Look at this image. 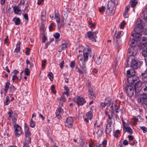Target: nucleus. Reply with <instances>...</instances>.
Returning a JSON list of instances; mask_svg holds the SVG:
<instances>
[{
  "instance_id": "obj_1",
  "label": "nucleus",
  "mask_w": 147,
  "mask_h": 147,
  "mask_svg": "<svg viewBox=\"0 0 147 147\" xmlns=\"http://www.w3.org/2000/svg\"><path fill=\"white\" fill-rule=\"evenodd\" d=\"M144 24L143 21L140 18H138L136 22L134 30L131 33V35L138 40L141 39L140 33L141 30L144 28Z\"/></svg>"
},
{
  "instance_id": "obj_2",
  "label": "nucleus",
  "mask_w": 147,
  "mask_h": 147,
  "mask_svg": "<svg viewBox=\"0 0 147 147\" xmlns=\"http://www.w3.org/2000/svg\"><path fill=\"white\" fill-rule=\"evenodd\" d=\"M129 47L128 48V52L130 56H134L138 53L137 42L134 38H130L129 41Z\"/></svg>"
},
{
  "instance_id": "obj_3",
  "label": "nucleus",
  "mask_w": 147,
  "mask_h": 147,
  "mask_svg": "<svg viewBox=\"0 0 147 147\" xmlns=\"http://www.w3.org/2000/svg\"><path fill=\"white\" fill-rule=\"evenodd\" d=\"M129 61L130 62V67L134 69H137L140 66L141 64L140 61L134 58H134L132 56L128 57L127 60V62L128 65Z\"/></svg>"
},
{
  "instance_id": "obj_4",
  "label": "nucleus",
  "mask_w": 147,
  "mask_h": 147,
  "mask_svg": "<svg viewBox=\"0 0 147 147\" xmlns=\"http://www.w3.org/2000/svg\"><path fill=\"white\" fill-rule=\"evenodd\" d=\"M107 5V10L106 14L108 16L113 15L115 12L116 5L113 1H110L109 2Z\"/></svg>"
},
{
  "instance_id": "obj_5",
  "label": "nucleus",
  "mask_w": 147,
  "mask_h": 147,
  "mask_svg": "<svg viewBox=\"0 0 147 147\" xmlns=\"http://www.w3.org/2000/svg\"><path fill=\"white\" fill-rule=\"evenodd\" d=\"M138 103L141 104V105L145 109H147V95L145 93L141 94L138 100Z\"/></svg>"
},
{
  "instance_id": "obj_6",
  "label": "nucleus",
  "mask_w": 147,
  "mask_h": 147,
  "mask_svg": "<svg viewBox=\"0 0 147 147\" xmlns=\"http://www.w3.org/2000/svg\"><path fill=\"white\" fill-rule=\"evenodd\" d=\"M127 75L128 77L127 78V81L129 83L131 84H134L135 80L134 79V76H135V71L134 69L128 70L127 71Z\"/></svg>"
},
{
  "instance_id": "obj_7",
  "label": "nucleus",
  "mask_w": 147,
  "mask_h": 147,
  "mask_svg": "<svg viewBox=\"0 0 147 147\" xmlns=\"http://www.w3.org/2000/svg\"><path fill=\"white\" fill-rule=\"evenodd\" d=\"M123 90L129 97H131L134 95V89L132 86L127 85L124 88Z\"/></svg>"
},
{
  "instance_id": "obj_8",
  "label": "nucleus",
  "mask_w": 147,
  "mask_h": 147,
  "mask_svg": "<svg viewBox=\"0 0 147 147\" xmlns=\"http://www.w3.org/2000/svg\"><path fill=\"white\" fill-rule=\"evenodd\" d=\"M144 84L141 81H137L134 85L135 93H138L142 90L144 85Z\"/></svg>"
},
{
  "instance_id": "obj_9",
  "label": "nucleus",
  "mask_w": 147,
  "mask_h": 147,
  "mask_svg": "<svg viewBox=\"0 0 147 147\" xmlns=\"http://www.w3.org/2000/svg\"><path fill=\"white\" fill-rule=\"evenodd\" d=\"M74 100L79 106H82L86 102V101L84 98L80 96L74 97Z\"/></svg>"
},
{
  "instance_id": "obj_10",
  "label": "nucleus",
  "mask_w": 147,
  "mask_h": 147,
  "mask_svg": "<svg viewBox=\"0 0 147 147\" xmlns=\"http://www.w3.org/2000/svg\"><path fill=\"white\" fill-rule=\"evenodd\" d=\"M79 59L80 57V60L79 63H80V67L84 71V72L85 73H87V69L86 66L85 62L86 61H84V59H83V57L82 55L81 56L79 55L78 56Z\"/></svg>"
},
{
  "instance_id": "obj_11",
  "label": "nucleus",
  "mask_w": 147,
  "mask_h": 147,
  "mask_svg": "<svg viewBox=\"0 0 147 147\" xmlns=\"http://www.w3.org/2000/svg\"><path fill=\"white\" fill-rule=\"evenodd\" d=\"M14 127L15 135L18 137H19L22 134L21 127L18 124H16L14 125Z\"/></svg>"
},
{
  "instance_id": "obj_12",
  "label": "nucleus",
  "mask_w": 147,
  "mask_h": 147,
  "mask_svg": "<svg viewBox=\"0 0 147 147\" xmlns=\"http://www.w3.org/2000/svg\"><path fill=\"white\" fill-rule=\"evenodd\" d=\"M73 123V120L71 117H69L67 118L65 125L69 128L72 127Z\"/></svg>"
},
{
  "instance_id": "obj_13",
  "label": "nucleus",
  "mask_w": 147,
  "mask_h": 147,
  "mask_svg": "<svg viewBox=\"0 0 147 147\" xmlns=\"http://www.w3.org/2000/svg\"><path fill=\"white\" fill-rule=\"evenodd\" d=\"M68 43L64 40L62 41V44L58 48V51L61 52L63 50H65L68 46Z\"/></svg>"
},
{
  "instance_id": "obj_14",
  "label": "nucleus",
  "mask_w": 147,
  "mask_h": 147,
  "mask_svg": "<svg viewBox=\"0 0 147 147\" xmlns=\"http://www.w3.org/2000/svg\"><path fill=\"white\" fill-rule=\"evenodd\" d=\"M55 18L58 24V27L60 28L64 25V20H63L60 22V19L59 13H57L55 14Z\"/></svg>"
},
{
  "instance_id": "obj_15",
  "label": "nucleus",
  "mask_w": 147,
  "mask_h": 147,
  "mask_svg": "<svg viewBox=\"0 0 147 147\" xmlns=\"http://www.w3.org/2000/svg\"><path fill=\"white\" fill-rule=\"evenodd\" d=\"M63 112V109L61 108V107H59L56 112V116L59 119L61 118V115Z\"/></svg>"
},
{
  "instance_id": "obj_16",
  "label": "nucleus",
  "mask_w": 147,
  "mask_h": 147,
  "mask_svg": "<svg viewBox=\"0 0 147 147\" xmlns=\"http://www.w3.org/2000/svg\"><path fill=\"white\" fill-rule=\"evenodd\" d=\"M70 12L69 10L68 9H65L62 12V16L63 20H66L67 17L68 13Z\"/></svg>"
},
{
  "instance_id": "obj_17",
  "label": "nucleus",
  "mask_w": 147,
  "mask_h": 147,
  "mask_svg": "<svg viewBox=\"0 0 147 147\" xmlns=\"http://www.w3.org/2000/svg\"><path fill=\"white\" fill-rule=\"evenodd\" d=\"M123 128L124 133L127 132L129 134H132V130L130 127H126L125 125H123Z\"/></svg>"
},
{
  "instance_id": "obj_18",
  "label": "nucleus",
  "mask_w": 147,
  "mask_h": 147,
  "mask_svg": "<svg viewBox=\"0 0 147 147\" xmlns=\"http://www.w3.org/2000/svg\"><path fill=\"white\" fill-rule=\"evenodd\" d=\"M111 104V102L109 98H107L105 99L104 103H102V106L105 107V106H109Z\"/></svg>"
},
{
  "instance_id": "obj_19",
  "label": "nucleus",
  "mask_w": 147,
  "mask_h": 147,
  "mask_svg": "<svg viewBox=\"0 0 147 147\" xmlns=\"http://www.w3.org/2000/svg\"><path fill=\"white\" fill-rule=\"evenodd\" d=\"M88 92L89 97L92 99H94L96 97L94 93L92 90V89L89 88Z\"/></svg>"
},
{
  "instance_id": "obj_20",
  "label": "nucleus",
  "mask_w": 147,
  "mask_h": 147,
  "mask_svg": "<svg viewBox=\"0 0 147 147\" xmlns=\"http://www.w3.org/2000/svg\"><path fill=\"white\" fill-rule=\"evenodd\" d=\"M13 9L15 13L19 15L21 14V10L18 7L14 6L13 7Z\"/></svg>"
},
{
  "instance_id": "obj_21",
  "label": "nucleus",
  "mask_w": 147,
  "mask_h": 147,
  "mask_svg": "<svg viewBox=\"0 0 147 147\" xmlns=\"http://www.w3.org/2000/svg\"><path fill=\"white\" fill-rule=\"evenodd\" d=\"M142 55L145 57V60L146 64L147 65V49L146 50H143L142 51Z\"/></svg>"
},
{
  "instance_id": "obj_22",
  "label": "nucleus",
  "mask_w": 147,
  "mask_h": 147,
  "mask_svg": "<svg viewBox=\"0 0 147 147\" xmlns=\"http://www.w3.org/2000/svg\"><path fill=\"white\" fill-rule=\"evenodd\" d=\"M27 139L25 141L23 147H27L28 144L31 142V138L29 137H26Z\"/></svg>"
},
{
  "instance_id": "obj_23",
  "label": "nucleus",
  "mask_w": 147,
  "mask_h": 147,
  "mask_svg": "<svg viewBox=\"0 0 147 147\" xmlns=\"http://www.w3.org/2000/svg\"><path fill=\"white\" fill-rule=\"evenodd\" d=\"M13 21L14 22L16 25H18L19 24L20 22V20L19 18H14L13 20Z\"/></svg>"
},
{
  "instance_id": "obj_24",
  "label": "nucleus",
  "mask_w": 147,
  "mask_h": 147,
  "mask_svg": "<svg viewBox=\"0 0 147 147\" xmlns=\"http://www.w3.org/2000/svg\"><path fill=\"white\" fill-rule=\"evenodd\" d=\"M141 48L142 49V51L143 50H146L147 49V43H142L141 45Z\"/></svg>"
},
{
  "instance_id": "obj_25",
  "label": "nucleus",
  "mask_w": 147,
  "mask_h": 147,
  "mask_svg": "<svg viewBox=\"0 0 147 147\" xmlns=\"http://www.w3.org/2000/svg\"><path fill=\"white\" fill-rule=\"evenodd\" d=\"M137 3V2L135 0H131L130 4L131 7H134L136 6Z\"/></svg>"
},
{
  "instance_id": "obj_26",
  "label": "nucleus",
  "mask_w": 147,
  "mask_h": 147,
  "mask_svg": "<svg viewBox=\"0 0 147 147\" xmlns=\"http://www.w3.org/2000/svg\"><path fill=\"white\" fill-rule=\"evenodd\" d=\"M10 85V83L9 82H7L4 88V90L5 91V93H6L7 90L9 88V85Z\"/></svg>"
},
{
  "instance_id": "obj_27",
  "label": "nucleus",
  "mask_w": 147,
  "mask_h": 147,
  "mask_svg": "<svg viewBox=\"0 0 147 147\" xmlns=\"http://www.w3.org/2000/svg\"><path fill=\"white\" fill-rule=\"evenodd\" d=\"M87 34L88 37L89 38H92V37L94 36L93 33L91 31H88L87 32Z\"/></svg>"
},
{
  "instance_id": "obj_28",
  "label": "nucleus",
  "mask_w": 147,
  "mask_h": 147,
  "mask_svg": "<svg viewBox=\"0 0 147 147\" xmlns=\"http://www.w3.org/2000/svg\"><path fill=\"white\" fill-rule=\"evenodd\" d=\"M20 42H19L17 43L16 47L15 50V52L18 53L20 51Z\"/></svg>"
},
{
  "instance_id": "obj_29",
  "label": "nucleus",
  "mask_w": 147,
  "mask_h": 147,
  "mask_svg": "<svg viewBox=\"0 0 147 147\" xmlns=\"http://www.w3.org/2000/svg\"><path fill=\"white\" fill-rule=\"evenodd\" d=\"M123 31H120L117 34V36L116 37V39H118L120 38L123 35Z\"/></svg>"
},
{
  "instance_id": "obj_30",
  "label": "nucleus",
  "mask_w": 147,
  "mask_h": 147,
  "mask_svg": "<svg viewBox=\"0 0 147 147\" xmlns=\"http://www.w3.org/2000/svg\"><path fill=\"white\" fill-rule=\"evenodd\" d=\"M45 11L43 10L42 12L41 16V19L42 20L44 21L45 20Z\"/></svg>"
},
{
  "instance_id": "obj_31",
  "label": "nucleus",
  "mask_w": 147,
  "mask_h": 147,
  "mask_svg": "<svg viewBox=\"0 0 147 147\" xmlns=\"http://www.w3.org/2000/svg\"><path fill=\"white\" fill-rule=\"evenodd\" d=\"M92 115L90 111H89L88 113H87L86 115V117H87V118H89L90 120L92 119Z\"/></svg>"
},
{
  "instance_id": "obj_32",
  "label": "nucleus",
  "mask_w": 147,
  "mask_h": 147,
  "mask_svg": "<svg viewBox=\"0 0 147 147\" xmlns=\"http://www.w3.org/2000/svg\"><path fill=\"white\" fill-rule=\"evenodd\" d=\"M35 122L33 120L32 118L30 120V126L32 127L33 128L35 127Z\"/></svg>"
},
{
  "instance_id": "obj_33",
  "label": "nucleus",
  "mask_w": 147,
  "mask_h": 147,
  "mask_svg": "<svg viewBox=\"0 0 147 147\" xmlns=\"http://www.w3.org/2000/svg\"><path fill=\"white\" fill-rule=\"evenodd\" d=\"M9 98L8 96H7L4 102V104L5 105H8L9 103Z\"/></svg>"
},
{
  "instance_id": "obj_34",
  "label": "nucleus",
  "mask_w": 147,
  "mask_h": 147,
  "mask_svg": "<svg viewBox=\"0 0 147 147\" xmlns=\"http://www.w3.org/2000/svg\"><path fill=\"white\" fill-rule=\"evenodd\" d=\"M15 90L16 89L13 86H11L10 87L9 92L10 93H12L15 91Z\"/></svg>"
},
{
  "instance_id": "obj_35",
  "label": "nucleus",
  "mask_w": 147,
  "mask_h": 147,
  "mask_svg": "<svg viewBox=\"0 0 147 147\" xmlns=\"http://www.w3.org/2000/svg\"><path fill=\"white\" fill-rule=\"evenodd\" d=\"M24 73L25 75L28 76L30 74V71L27 68H26L25 69Z\"/></svg>"
},
{
  "instance_id": "obj_36",
  "label": "nucleus",
  "mask_w": 147,
  "mask_h": 147,
  "mask_svg": "<svg viewBox=\"0 0 147 147\" xmlns=\"http://www.w3.org/2000/svg\"><path fill=\"white\" fill-rule=\"evenodd\" d=\"M141 39L140 40V41L141 40H142V41L143 42H144V41L146 42V41H147V38H146V37H143L142 39V35L141 34ZM134 38V39H135V40H136L137 42V41H139V40H138L136 38Z\"/></svg>"
},
{
  "instance_id": "obj_37",
  "label": "nucleus",
  "mask_w": 147,
  "mask_h": 147,
  "mask_svg": "<svg viewBox=\"0 0 147 147\" xmlns=\"http://www.w3.org/2000/svg\"><path fill=\"white\" fill-rule=\"evenodd\" d=\"M84 57V61H86L88 58V53L87 52L83 53Z\"/></svg>"
},
{
  "instance_id": "obj_38",
  "label": "nucleus",
  "mask_w": 147,
  "mask_h": 147,
  "mask_svg": "<svg viewBox=\"0 0 147 147\" xmlns=\"http://www.w3.org/2000/svg\"><path fill=\"white\" fill-rule=\"evenodd\" d=\"M48 76L49 78L51 81H52L53 80V74L52 73L50 72L48 74Z\"/></svg>"
},
{
  "instance_id": "obj_39",
  "label": "nucleus",
  "mask_w": 147,
  "mask_h": 147,
  "mask_svg": "<svg viewBox=\"0 0 147 147\" xmlns=\"http://www.w3.org/2000/svg\"><path fill=\"white\" fill-rule=\"evenodd\" d=\"M107 143V141L105 140H104L102 143V147H107L106 145Z\"/></svg>"
},
{
  "instance_id": "obj_40",
  "label": "nucleus",
  "mask_w": 147,
  "mask_h": 147,
  "mask_svg": "<svg viewBox=\"0 0 147 147\" xmlns=\"http://www.w3.org/2000/svg\"><path fill=\"white\" fill-rule=\"evenodd\" d=\"M120 107L119 106H116L115 107V112L116 113H118L121 110L119 109Z\"/></svg>"
},
{
  "instance_id": "obj_41",
  "label": "nucleus",
  "mask_w": 147,
  "mask_h": 147,
  "mask_svg": "<svg viewBox=\"0 0 147 147\" xmlns=\"http://www.w3.org/2000/svg\"><path fill=\"white\" fill-rule=\"evenodd\" d=\"M140 129L143 130L144 133H146L147 131V128L144 126H143L140 127Z\"/></svg>"
},
{
  "instance_id": "obj_42",
  "label": "nucleus",
  "mask_w": 147,
  "mask_h": 147,
  "mask_svg": "<svg viewBox=\"0 0 147 147\" xmlns=\"http://www.w3.org/2000/svg\"><path fill=\"white\" fill-rule=\"evenodd\" d=\"M141 76L144 78H146L147 77V69L145 72L141 74Z\"/></svg>"
},
{
  "instance_id": "obj_43",
  "label": "nucleus",
  "mask_w": 147,
  "mask_h": 147,
  "mask_svg": "<svg viewBox=\"0 0 147 147\" xmlns=\"http://www.w3.org/2000/svg\"><path fill=\"white\" fill-rule=\"evenodd\" d=\"M123 16L125 18L128 19L129 17L128 12L125 11L123 13Z\"/></svg>"
},
{
  "instance_id": "obj_44",
  "label": "nucleus",
  "mask_w": 147,
  "mask_h": 147,
  "mask_svg": "<svg viewBox=\"0 0 147 147\" xmlns=\"http://www.w3.org/2000/svg\"><path fill=\"white\" fill-rule=\"evenodd\" d=\"M25 136L26 137H29L30 136H31V134L30 131H26L25 132Z\"/></svg>"
},
{
  "instance_id": "obj_45",
  "label": "nucleus",
  "mask_w": 147,
  "mask_h": 147,
  "mask_svg": "<svg viewBox=\"0 0 147 147\" xmlns=\"http://www.w3.org/2000/svg\"><path fill=\"white\" fill-rule=\"evenodd\" d=\"M126 24L125 23V22L123 21L120 24V27L122 29L124 27L125 25Z\"/></svg>"
},
{
  "instance_id": "obj_46",
  "label": "nucleus",
  "mask_w": 147,
  "mask_h": 147,
  "mask_svg": "<svg viewBox=\"0 0 147 147\" xmlns=\"http://www.w3.org/2000/svg\"><path fill=\"white\" fill-rule=\"evenodd\" d=\"M54 36L55 38L58 39L59 38L60 36V34L59 33L57 32L55 33V34H54Z\"/></svg>"
},
{
  "instance_id": "obj_47",
  "label": "nucleus",
  "mask_w": 147,
  "mask_h": 147,
  "mask_svg": "<svg viewBox=\"0 0 147 147\" xmlns=\"http://www.w3.org/2000/svg\"><path fill=\"white\" fill-rule=\"evenodd\" d=\"M46 60L45 59L42 61V67H45V63H46Z\"/></svg>"
},
{
  "instance_id": "obj_48",
  "label": "nucleus",
  "mask_w": 147,
  "mask_h": 147,
  "mask_svg": "<svg viewBox=\"0 0 147 147\" xmlns=\"http://www.w3.org/2000/svg\"><path fill=\"white\" fill-rule=\"evenodd\" d=\"M54 26V23L53 22L49 26V29L50 30H51L53 29V27Z\"/></svg>"
},
{
  "instance_id": "obj_49",
  "label": "nucleus",
  "mask_w": 147,
  "mask_h": 147,
  "mask_svg": "<svg viewBox=\"0 0 147 147\" xmlns=\"http://www.w3.org/2000/svg\"><path fill=\"white\" fill-rule=\"evenodd\" d=\"M75 65V62L74 61H72L70 63V67L71 68H73L74 67Z\"/></svg>"
},
{
  "instance_id": "obj_50",
  "label": "nucleus",
  "mask_w": 147,
  "mask_h": 147,
  "mask_svg": "<svg viewBox=\"0 0 147 147\" xmlns=\"http://www.w3.org/2000/svg\"><path fill=\"white\" fill-rule=\"evenodd\" d=\"M128 138L129 140L131 141H133L134 139V138L133 136H128Z\"/></svg>"
},
{
  "instance_id": "obj_51",
  "label": "nucleus",
  "mask_w": 147,
  "mask_h": 147,
  "mask_svg": "<svg viewBox=\"0 0 147 147\" xmlns=\"http://www.w3.org/2000/svg\"><path fill=\"white\" fill-rule=\"evenodd\" d=\"M60 100L61 101L65 102L66 101V99L64 96H62L60 99Z\"/></svg>"
},
{
  "instance_id": "obj_52",
  "label": "nucleus",
  "mask_w": 147,
  "mask_h": 147,
  "mask_svg": "<svg viewBox=\"0 0 147 147\" xmlns=\"http://www.w3.org/2000/svg\"><path fill=\"white\" fill-rule=\"evenodd\" d=\"M12 122L13 123L14 125L16 124V121H17V119L15 117H13L12 118Z\"/></svg>"
},
{
  "instance_id": "obj_53",
  "label": "nucleus",
  "mask_w": 147,
  "mask_h": 147,
  "mask_svg": "<svg viewBox=\"0 0 147 147\" xmlns=\"http://www.w3.org/2000/svg\"><path fill=\"white\" fill-rule=\"evenodd\" d=\"M30 49L29 48H26V51L25 53L27 55H29L30 54Z\"/></svg>"
},
{
  "instance_id": "obj_54",
  "label": "nucleus",
  "mask_w": 147,
  "mask_h": 147,
  "mask_svg": "<svg viewBox=\"0 0 147 147\" xmlns=\"http://www.w3.org/2000/svg\"><path fill=\"white\" fill-rule=\"evenodd\" d=\"M64 63V61H63L59 64L60 67L61 69H62L63 67V65Z\"/></svg>"
},
{
  "instance_id": "obj_55",
  "label": "nucleus",
  "mask_w": 147,
  "mask_h": 147,
  "mask_svg": "<svg viewBox=\"0 0 147 147\" xmlns=\"http://www.w3.org/2000/svg\"><path fill=\"white\" fill-rule=\"evenodd\" d=\"M144 19L146 22H147V13L144 14Z\"/></svg>"
},
{
  "instance_id": "obj_56",
  "label": "nucleus",
  "mask_w": 147,
  "mask_h": 147,
  "mask_svg": "<svg viewBox=\"0 0 147 147\" xmlns=\"http://www.w3.org/2000/svg\"><path fill=\"white\" fill-rule=\"evenodd\" d=\"M77 71L80 74L83 75L84 74V72L81 70L80 69L78 68Z\"/></svg>"
},
{
  "instance_id": "obj_57",
  "label": "nucleus",
  "mask_w": 147,
  "mask_h": 147,
  "mask_svg": "<svg viewBox=\"0 0 147 147\" xmlns=\"http://www.w3.org/2000/svg\"><path fill=\"white\" fill-rule=\"evenodd\" d=\"M110 113L111 116L112 117H113L115 114L114 111L113 110H112L111 111Z\"/></svg>"
},
{
  "instance_id": "obj_58",
  "label": "nucleus",
  "mask_w": 147,
  "mask_h": 147,
  "mask_svg": "<svg viewBox=\"0 0 147 147\" xmlns=\"http://www.w3.org/2000/svg\"><path fill=\"white\" fill-rule=\"evenodd\" d=\"M24 18L25 19L28 20V14L27 13L24 14Z\"/></svg>"
},
{
  "instance_id": "obj_59",
  "label": "nucleus",
  "mask_w": 147,
  "mask_h": 147,
  "mask_svg": "<svg viewBox=\"0 0 147 147\" xmlns=\"http://www.w3.org/2000/svg\"><path fill=\"white\" fill-rule=\"evenodd\" d=\"M123 145H127L128 144V141L126 140H125L123 141Z\"/></svg>"
},
{
  "instance_id": "obj_60",
  "label": "nucleus",
  "mask_w": 147,
  "mask_h": 147,
  "mask_svg": "<svg viewBox=\"0 0 147 147\" xmlns=\"http://www.w3.org/2000/svg\"><path fill=\"white\" fill-rule=\"evenodd\" d=\"M96 62L97 64L98 65H99L101 63V59H98V60H96Z\"/></svg>"
},
{
  "instance_id": "obj_61",
  "label": "nucleus",
  "mask_w": 147,
  "mask_h": 147,
  "mask_svg": "<svg viewBox=\"0 0 147 147\" xmlns=\"http://www.w3.org/2000/svg\"><path fill=\"white\" fill-rule=\"evenodd\" d=\"M8 36H6V38L4 40V43L5 44H6L8 41Z\"/></svg>"
},
{
  "instance_id": "obj_62",
  "label": "nucleus",
  "mask_w": 147,
  "mask_h": 147,
  "mask_svg": "<svg viewBox=\"0 0 147 147\" xmlns=\"http://www.w3.org/2000/svg\"><path fill=\"white\" fill-rule=\"evenodd\" d=\"M47 39L46 37L44 35L43 38V42L45 43V41L47 40Z\"/></svg>"
},
{
  "instance_id": "obj_63",
  "label": "nucleus",
  "mask_w": 147,
  "mask_h": 147,
  "mask_svg": "<svg viewBox=\"0 0 147 147\" xmlns=\"http://www.w3.org/2000/svg\"><path fill=\"white\" fill-rule=\"evenodd\" d=\"M19 72V71L17 70H14L12 72V74H14L16 75Z\"/></svg>"
},
{
  "instance_id": "obj_64",
  "label": "nucleus",
  "mask_w": 147,
  "mask_h": 147,
  "mask_svg": "<svg viewBox=\"0 0 147 147\" xmlns=\"http://www.w3.org/2000/svg\"><path fill=\"white\" fill-rule=\"evenodd\" d=\"M55 14H54V13H52L51 14L50 17L51 18L53 19L54 18V17L55 16Z\"/></svg>"
}]
</instances>
